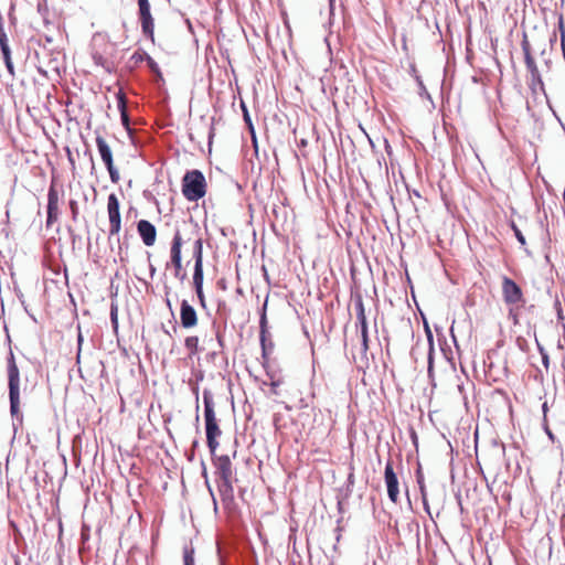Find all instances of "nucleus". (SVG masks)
<instances>
[{"label":"nucleus","instance_id":"1","mask_svg":"<svg viewBox=\"0 0 565 565\" xmlns=\"http://www.w3.org/2000/svg\"><path fill=\"white\" fill-rule=\"evenodd\" d=\"M7 375H8V390H9V402H10V415L13 420V427L17 429L23 423V415L21 413L20 402V371L15 363V358L10 350L7 358Z\"/></svg>","mask_w":565,"mask_h":565},{"label":"nucleus","instance_id":"2","mask_svg":"<svg viewBox=\"0 0 565 565\" xmlns=\"http://www.w3.org/2000/svg\"><path fill=\"white\" fill-rule=\"evenodd\" d=\"M203 404L206 443L211 454L214 455L218 447V441L216 439L221 436L222 431L215 416L213 395L207 390L203 391Z\"/></svg>","mask_w":565,"mask_h":565},{"label":"nucleus","instance_id":"3","mask_svg":"<svg viewBox=\"0 0 565 565\" xmlns=\"http://www.w3.org/2000/svg\"><path fill=\"white\" fill-rule=\"evenodd\" d=\"M206 182L200 170L188 171L182 179V194L188 201H198L205 195Z\"/></svg>","mask_w":565,"mask_h":565},{"label":"nucleus","instance_id":"4","mask_svg":"<svg viewBox=\"0 0 565 565\" xmlns=\"http://www.w3.org/2000/svg\"><path fill=\"white\" fill-rule=\"evenodd\" d=\"M502 298L507 306H521L525 302L521 287L508 276L502 277Z\"/></svg>","mask_w":565,"mask_h":565},{"label":"nucleus","instance_id":"5","mask_svg":"<svg viewBox=\"0 0 565 565\" xmlns=\"http://www.w3.org/2000/svg\"><path fill=\"white\" fill-rule=\"evenodd\" d=\"M96 146L100 154V158L108 170L111 182L117 183L120 177L118 170L114 166L113 152L110 147L102 136L96 137Z\"/></svg>","mask_w":565,"mask_h":565},{"label":"nucleus","instance_id":"6","mask_svg":"<svg viewBox=\"0 0 565 565\" xmlns=\"http://www.w3.org/2000/svg\"><path fill=\"white\" fill-rule=\"evenodd\" d=\"M120 205L116 194L111 193L107 200V212L109 217V237L118 235L121 228Z\"/></svg>","mask_w":565,"mask_h":565},{"label":"nucleus","instance_id":"7","mask_svg":"<svg viewBox=\"0 0 565 565\" xmlns=\"http://www.w3.org/2000/svg\"><path fill=\"white\" fill-rule=\"evenodd\" d=\"M139 6V15H140V22H141V30L142 33L149 38L151 41L154 40L153 34V18L150 12V3L148 0H138Z\"/></svg>","mask_w":565,"mask_h":565},{"label":"nucleus","instance_id":"8","mask_svg":"<svg viewBox=\"0 0 565 565\" xmlns=\"http://www.w3.org/2000/svg\"><path fill=\"white\" fill-rule=\"evenodd\" d=\"M384 479L387 488V495L392 502L396 503L399 494L398 480L391 460L386 462Z\"/></svg>","mask_w":565,"mask_h":565},{"label":"nucleus","instance_id":"9","mask_svg":"<svg viewBox=\"0 0 565 565\" xmlns=\"http://www.w3.org/2000/svg\"><path fill=\"white\" fill-rule=\"evenodd\" d=\"M60 195L54 185H51L47 193V216L46 226L50 227L57 221L60 215Z\"/></svg>","mask_w":565,"mask_h":565},{"label":"nucleus","instance_id":"10","mask_svg":"<svg viewBox=\"0 0 565 565\" xmlns=\"http://www.w3.org/2000/svg\"><path fill=\"white\" fill-rule=\"evenodd\" d=\"M137 231L146 246H152L156 243L157 230L149 221L140 220L137 223Z\"/></svg>","mask_w":565,"mask_h":565},{"label":"nucleus","instance_id":"11","mask_svg":"<svg viewBox=\"0 0 565 565\" xmlns=\"http://www.w3.org/2000/svg\"><path fill=\"white\" fill-rule=\"evenodd\" d=\"M182 237L179 231L174 233L171 244V263L175 268V277L180 276L182 269V257H181Z\"/></svg>","mask_w":565,"mask_h":565},{"label":"nucleus","instance_id":"12","mask_svg":"<svg viewBox=\"0 0 565 565\" xmlns=\"http://www.w3.org/2000/svg\"><path fill=\"white\" fill-rule=\"evenodd\" d=\"M180 320L181 326L185 329L193 328L198 323L196 311L186 300H182L181 302Z\"/></svg>","mask_w":565,"mask_h":565},{"label":"nucleus","instance_id":"13","mask_svg":"<svg viewBox=\"0 0 565 565\" xmlns=\"http://www.w3.org/2000/svg\"><path fill=\"white\" fill-rule=\"evenodd\" d=\"M215 466L217 470V475L220 476V479H232L233 477V469H232V462L227 455H223L216 458Z\"/></svg>","mask_w":565,"mask_h":565},{"label":"nucleus","instance_id":"14","mask_svg":"<svg viewBox=\"0 0 565 565\" xmlns=\"http://www.w3.org/2000/svg\"><path fill=\"white\" fill-rule=\"evenodd\" d=\"M522 51H523V54H524V62H525V66H526V70L529 71L530 73V76L531 75H535L536 73H539V68H537V65L534 61V57L532 56L531 54V47H530V43L526 39V35H524V39L522 41Z\"/></svg>","mask_w":565,"mask_h":565},{"label":"nucleus","instance_id":"15","mask_svg":"<svg viewBox=\"0 0 565 565\" xmlns=\"http://www.w3.org/2000/svg\"><path fill=\"white\" fill-rule=\"evenodd\" d=\"M218 491L223 500L233 498L232 479H222L218 483Z\"/></svg>","mask_w":565,"mask_h":565},{"label":"nucleus","instance_id":"16","mask_svg":"<svg viewBox=\"0 0 565 565\" xmlns=\"http://www.w3.org/2000/svg\"><path fill=\"white\" fill-rule=\"evenodd\" d=\"M194 267H203V244L201 239H196L193 246Z\"/></svg>","mask_w":565,"mask_h":565},{"label":"nucleus","instance_id":"17","mask_svg":"<svg viewBox=\"0 0 565 565\" xmlns=\"http://www.w3.org/2000/svg\"><path fill=\"white\" fill-rule=\"evenodd\" d=\"M118 109L120 111L122 125L128 127L129 126V117L127 114L126 97L122 93H119V95H118Z\"/></svg>","mask_w":565,"mask_h":565},{"label":"nucleus","instance_id":"18","mask_svg":"<svg viewBox=\"0 0 565 565\" xmlns=\"http://www.w3.org/2000/svg\"><path fill=\"white\" fill-rule=\"evenodd\" d=\"M530 88L534 93H536L537 90H541V92L545 93V90H544V83H543V79L541 77L540 72L536 73L535 75H531L530 76Z\"/></svg>","mask_w":565,"mask_h":565},{"label":"nucleus","instance_id":"19","mask_svg":"<svg viewBox=\"0 0 565 565\" xmlns=\"http://www.w3.org/2000/svg\"><path fill=\"white\" fill-rule=\"evenodd\" d=\"M259 328H260V344H262V348H263V353L265 355L266 354L265 334L268 333V331H267V318H266L265 311L260 316Z\"/></svg>","mask_w":565,"mask_h":565},{"label":"nucleus","instance_id":"20","mask_svg":"<svg viewBox=\"0 0 565 565\" xmlns=\"http://www.w3.org/2000/svg\"><path fill=\"white\" fill-rule=\"evenodd\" d=\"M193 285L195 291H200V289L203 288V267H194Z\"/></svg>","mask_w":565,"mask_h":565},{"label":"nucleus","instance_id":"21","mask_svg":"<svg viewBox=\"0 0 565 565\" xmlns=\"http://www.w3.org/2000/svg\"><path fill=\"white\" fill-rule=\"evenodd\" d=\"M184 345L190 351V355H194L199 350V338L194 335L185 338Z\"/></svg>","mask_w":565,"mask_h":565},{"label":"nucleus","instance_id":"22","mask_svg":"<svg viewBox=\"0 0 565 565\" xmlns=\"http://www.w3.org/2000/svg\"><path fill=\"white\" fill-rule=\"evenodd\" d=\"M358 324L361 328L362 350H363V352H366V350L369 348V345H367V342H369L367 321L365 320L363 322H358Z\"/></svg>","mask_w":565,"mask_h":565},{"label":"nucleus","instance_id":"23","mask_svg":"<svg viewBox=\"0 0 565 565\" xmlns=\"http://www.w3.org/2000/svg\"><path fill=\"white\" fill-rule=\"evenodd\" d=\"M426 332H427V339H428V342H429L428 373L431 374V372H433V351H434V347H433V334H431V331L429 330L427 324H426Z\"/></svg>","mask_w":565,"mask_h":565},{"label":"nucleus","instance_id":"24","mask_svg":"<svg viewBox=\"0 0 565 565\" xmlns=\"http://www.w3.org/2000/svg\"><path fill=\"white\" fill-rule=\"evenodd\" d=\"M355 309H356V320L358 322H363L366 320L365 311H364V305L361 298H359L355 302Z\"/></svg>","mask_w":565,"mask_h":565},{"label":"nucleus","instance_id":"25","mask_svg":"<svg viewBox=\"0 0 565 565\" xmlns=\"http://www.w3.org/2000/svg\"><path fill=\"white\" fill-rule=\"evenodd\" d=\"M0 49L2 54L11 52L4 28H0Z\"/></svg>","mask_w":565,"mask_h":565},{"label":"nucleus","instance_id":"26","mask_svg":"<svg viewBox=\"0 0 565 565\" xmlns=\"http://www.w3.org/2000/svg\"><path fill=\"white\" fill-rule=\"evenodd\" d=\"M183 562L184 565H194V550L192 547H184Z\"/></svg>","mask_w":565,"mask_h":565},{"label":"nucleus","instance_id":"27","mask_svg":"<svg viewBox=\"0 0 565 565\" xmlns=\"http://www.w3.org/2000/svg\"><path fill=\"white\" fill-rule=\"evenodd\" d=\"M145 61L147 62L151 72H153L158 77H161V72L157 62L150 55H145Z\"/></svg>","mask_w":565,"mask_h":565},{"label":"nucleus","instance_id":"28","mask_svg":"<svg viewBox=\"0 0 565 565\" xmlns=\"http://www.w3.org/2000/svg\"><path fill=\"white\" fill-rule=\"evenodd\" d=\"M2 55L8 72L10 73V75L14 76V66L11 60V52L3 53Z\"/></svg>","mask_w":565,"mask_h":565},{"label":"nucleus","instance_id":"29","mask_svg":"<svg viewBox=\"0 0 565 565\" xmlns=\"http://www.w3.org/2000/svg\"><path fill=\"white\" fill-rule=\"evenodd\" d=\"M212 329L215 333V338H216V342H217V347L220 348V350L223 349L224 347V342H223V334L222 332L220 331L218 327L216 326L215 322L212 323Z\"/></svg>","mask_w":565,"mask_h":565},{"label":"nucleus","instance_id":"30","mask_svg":"<svg viewBox=\"0 0 565 565\" xmlns=\"http://www.w3.org/2000/svg\"><path fill=\"white\" fill-rule=\"evenodd\" d=\"M117 307L111 305V308H110V320H111V324L114 327V329H117V326H118V313H117Z\"/></svg>","mask_w":565,"mask_h":565},{"label":"nucleus","instance_id":"31","mask_svg":"<svg viewBox=\"0 0 565 565\" xmlns=\"http://www.w3.org/2000/svg\"><path fill=\"white\" fill-rule=\"evenodd\" d=\"M93 60L94 62L97 64V65H102L103 67L109 70L108 65H107V61L103 57V55L98 54V53H94L93 54Z\"/></svg>","mask_w":565,"mask_h":565},{"label":"nucleus","instance_id":"32","mask_svg":"<svg viewBox=\"0 0 565 565\" xmlns=\"http://www.w3.org/2000/svg\"><path fill=\"white\" fill-rule=\"evenodd\" d=\"M70 209H71V212H72V218L74 222L77 221V216H78V205H77V202L75 200H71L70 201Z\"/></svg>","mask_w":565,"mask_h":565},{"label":"nucleus","instance_id":"33","mask_svg":"<svg viewBox=\"0 0 565 565\" xmlns=\"http://www.w3.org/2000/svg\"><path fill=\"white\" fill-rule=\"evenodd\" d=\"M512 228H513L514 235H515L516 239L519 241V243L521 245H525L526 242H525V237L522 234V232L518 228V226L515 224H512Z\"/></svg>","mask_w":565,"mask_h":565},{"label":"nucleus","instance_id":"34","mask_svg":"<svg viewBox=\"0 0 565 565\" xmlns=\"http://www.w3.org/2000/svg\"><path fill=\"white\" fill-rule=\"evenodd\" d=\"M508 307H509V318H511L513 320V322L516 324L518 323V312H516V309L520 306H508Z\"/></svg>","mask_w":565,"mask_h":565},{"label":"nucleus","instance_id":"35","mask_svg":"<svg viewBox=\"0 0 565 565\" xmlns=\"http://www.w3.org/2000/svg\"><path fill=\"white\" fill-rule=\"evenodd\" d=\"M554 307L556 309L557 319L559 321H563L564 320V316H563L562 305H561V301L558 299H556V301L554 303Z\"/></svg>","mask_w":565,"mask_h":565},{"label":"nucleus","instance_id":"36","mask_svg":"<svg viewBox=\"0 0 565 565\" xmlns=\"http://www.w3.org/2000/svg\"><path fill=\"white\" fill-rule=\"evenodd\" d=\"M145 55H148V54L146 52H142V53L135 52L131 56V60H134L135 63H139V62L145 61Z\"/></svg>","mask_w":565,"mask_h":565},{"label":"nucleus","instance_id":"37","mask_svg":"<svg viewBox=\"0 0 565 565\" xmlns=\"http://www.w3.org/2000/svg\"><path fill=\"white\" fill-rule=\"evenodd\" d=\"M68 233H70V236H71L72 245L74 247L76 242L79 241L81 237L77 234H75V232H74V230L72 227H68Z\"/></svg>","mask_w":565,"mask_h":565},{"label":"nucleus","instance_id":"38","mask_svg":"<svg viewBox=\"0 0 565 565\" xmlns=\"http://www.w3.org/2000/svg\"><path fill=\"white\" fill-rule=\"evenodd\" d=\"M196 295H198V298L200 300V303L205 307V297H204V294H203V288L200 289V291H195Z\"/></svg>","mask_w":565,"mask_h":565},{"label":"nucleus","instance_id":"39","mask_svg":"<svg viewBox=\"0 0 565 565\" xmlns=\"http://www.w3.org/2000/svg\"><path fill=\"white\" fill-rule=\"evenodd\" d=\"M544 430L547 434V436L550 437V439L554 440V435H553L552 430L550 429L546 420H544Z\"/></svg>","mask_w":565,"mask_h":565},{"label":"nucleus","instance_id":"40","mask_svg":"<svg viewBox=\"0 0 565 565\" xmlns=\"http://www.w3.org/2000/svg\"><path fill=\"white\" fill-rule=\"evenodd\" d=\"M243 109H244V119L249 125V127H252V121H250L248 111H247V109H246V107L244 105H243Z\"/></svg>","mask_w":565,"mask_h":565},{"label":"nucleus","instance_id":"41","mask_svg":"<svg viewBox=\"0 0 565 565\" xmlns=\"http://www.w3.org/2000/svg\"><path fill=\"white\" fill-rule=\"evenodd\" d=\"M539 349H540L541 353L543 354V364L547 367V365H548V356H547V354L543 353V348L542 347L539 345Z\"/></svg>","mask_w":565,"mask_h":565},{"label":"nucleus","instance_id":"42","mask_svg":"<svg viewBox=\"0 0 565 565\" xmlns=\"http://www.w3.org/2000/svg\"><path fill=\"white\" fill-rule=\"evenodd\" d=\"M278 385H279V381H273V382L270 383L271 391H273V393H274V394H278V392H277V387H278Z\"/></svg>","mask_w":565,"mask_h":565},{"label":"nucleus","instance_id":"43","mask_svg":"<svg viewBox=\"0 0 565 565\" xmlns=\"http://www.w3.org/2000/svg\"><path fill=\"white\" fill-rule=\"evenodd\" d=\"M202 476L205 478V482H206V484H209V482H207V472H206V469H205V468L203 469ZM207 487H209L210 492L212 493V489H211V487H210V486H207Z\"/></svg>","mask_w":565,"mask_h":565},{"label":"nucleus","instance_id":"44","mask_svg":"<svg viewBox=\"0 0 565 565\" xmlns=\"http://www.w3.org/2000/svg\"><path fill=\"white\" fill-rule=\"evenodd\" d=\"M547 409H548V408H547V403L545 402V403H543V405H542V411H543V414H544V420H546V412H547Z\"/></svg>","mask_w":565,"mask_h":565},{"label":"nucleus","instance_id":"45","mask_svg":"<svg viewBox=\"0 0 565 565\" xmlns=\"http://www.w3.org/2000/svg\"><path fill=\"white\" fill-rule=\"evenodd\" d=\"M425 510L429 513V507L426 497L422 498Z\"/></svg>","mask_w":565,"mask_h":565},{"label":"nucleus","instance_id":"46","mask_svg":"<svg viewBox=\"0 0 565 565\" xmlns=\"http://www.w3.org/2000/svg\"><path fill=\"white\" fill-rule=\"evenodd\" d=\"M149 270H150V276L153 277L156 274V267L152 264L149 265Z\"/></svg>","mask_w":565,"mask_h":565},{"label":"nucleus","instance_id":"47","mask_svg":"<svg viewBox=\"0 0 565 565\" xmlns=\"http://www.w3.org/2000/svg\"><path fill=\"white\" fill-rule=\"evenodd\" d=\"M419 490H420L422 498L426 497L425 486L424 484H420Z\"/></svg>","mask_w":565,"mask_h":565},{"label":"nucleus","instance_id":"48","mask_svg":"<svg viewBox=\"0 0 565 565\" xmlns=\"http://www.w3.org/2000/svg\"><path fill=\"white\" fill-rule=\"evenodd\" d=\"M308 407V403L305 402L303 398L300 399V408H306Z\"/></svg>","mask_w":565,"mask_h":565},{"label":"nucleus","instance_id":"49","mask_svg":"<svg viewBox=\"0 0 565 565\" xmlns=\"http://www.w3.org/2000/svg\"><path fill=\"white\" fill-rule=\"evenodd\" d=\"M417 481H418V484H419V486H420V484H424V483H423V481H422V476H418V480H417Z\"/></svg>","mask_w":565,"mask_h":565},{"label":"nucleus","instance_id":"50","mask_svg":"<svg viewBox=\"0 0 565 565\" xmlns=\"http://www.w3.org/2000/svg\"><path fill=\"white\" fill-rule=\"evenodd\" d=\"M267 342H268L267 334H265V347L266 348H267Z\"/></svg>","mask_w":565,"mask_h":565},{"label":"nucleus","instance_id":"51","mask_svg":"<svg viewBox=\"0 0 565 565\" xmlns=\"http://www.w3.org/2000/svg\"><path fill=\"white\" fill-rule=\"evenodd\" d=\"M82 341H83V338H82V335L79 334V335H78V343L81 344V342H82Z\"/></svg>","mask_w":565,"mask_h":565},{"label":"nucleus","instance_id":"52","mask_svg":"<svg viewBox=\"0 0 565 565\" xmlns=\"http://www.w3.org/2000/svg\"><path fill=\"white\" fill-rule=\"evenodd\" d=\"M167 305H168L169 308H171V303H170L169 299L167 300Z\"/></svg>","mask_w":565,"mask_h":565}]
</instances>
